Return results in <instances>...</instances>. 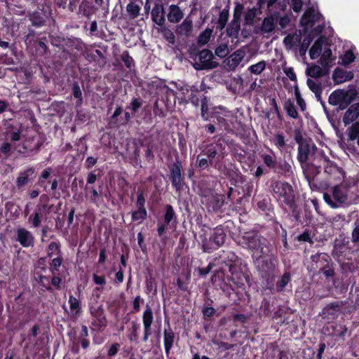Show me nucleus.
I'll return each mask as SVG.
<instances>
[{"instance_id": "obj_1", "label": "nucleus", "mask_w": 359, "mask_h": 359, "mask_svg": "<svg viewBox=\"0 0 359 359\" xmlns=\"http://www.w3.org/2000/svg\"><path fill=\"white\" fill-rule=\"evenodd\" d=\"M240 242L244 248L250 250L252 257L256 260L271 254L272 248L271 243L257 233H245Z\"/></svg>"}, {"instance_id": "obj_2", "label": "nucleus", "mask_w": 359, "mask_h": 359, "mask_svg": "<svg viewBox=\"0 0 359 359\" xmlns=\"http://www.w3.org/2000/svg\"><path fill=\"white\" fill-rule=\"evenodd\" d=\"M274 196L277 200L285 204L290 209L295 207L294 191L290 184L286 182H278L273 186Z\"/></svg>"}, {"instance_id": "obj_3", "label": "nucleus", "mask_w": 359, "mask_h": 359, "mask_svg": "<svg viewBox=\"0 0 359 359\" xmlns=\"http://www.w3.org/2000/svg\"><path fill=\"white\" fill-rule=\"evenodd\" d=\"M290 22V18L287 15H280L278 12H274L262 21L261 31L264 34L273 32L277 25H279L280 29L287 27Z\"/></svg>"}, {"instance_id": "obj_4", "label": "nucleus", "mask_w": 359, "mask_h": 359, "mask_svg": "<svg viewBox=\"0 0 359 359\" xmlns=\"http://www.w3.org/2000/svg\"><path fill=\"white\" fill-rule=\"evenodd\" d=\"M226 234L222 228L216 227L213 229L209 239L204 237L202 239V247L204 252H211L221 247L225 241Z\"/></svg>"}, {"instance_id": "obj_5", "label": "nucleus", "mask_w": 359, "mask_h": 359, "mask_svg": "<svg viewBox=\"0 0 359 359\" xmlns=\"http://www.w3.org/2000/svg\"><path fill=\"white\" fill-rule=\"evenodd\" d=\"M353 100V97L352 93L344 90H337L330 94L328 102L332 105H339L341 109H344L350 104Z\"/></svg>"}, {"instance_id": "obj_6", "label": "nucleus", "mask_w": 359, "mask_h": 359, "mask_svg": "<svg viewBox=\"0 0 359 359\" xmlns=\"http://www.w3.org/2000/svg\"><path fill=\"white\" fill-rule=\"evenodd\" d=\"M198 62L194 64V67L197 70L210 69L217 66V62L213 61L212 53L208 50L204 49L198 54Z\"/></svg>"}, {"instance_id": "obj_7", "label": "nucleus", "mask_w": 359, "mask_h": 359, "mask_svg": "<svg viewBox=\"0 0 359 359\" xmlns=\"http://www.w3.org/2000/svg\"><path fill=\"white\" fill-rule=\"evenodd\" d=\"M325 201L333 208L339 207V204L345 203L347 199L344 190L339 186H335L332 189V196L327 193L324 194Z\"/></svg>"}, {"instance_id": "obj_8", "label": "nucleus", "mask_w": 359, "mask_h": 359, "mask_svg": "<svg viewBox=\"0 0 359 359\" xmlns=\"http://www.w3.org/2000/svg\"><path fill=\"white\" fill-rule=\"evenodd\" d=\"M242 7L237 6L233 12V19L226 28L227 35L232 39H237L241 29V16Z\"/></svg>"}, {"instance_id": "obj_9", "label": "nucleus", "mask_w": 359, "mask_h": 359, "mask_svg": "<svg viewBox=\"0 0 359 359\" xmlns=\"http://www.w3.org/2000/svg\"><path fill=\"white\" fill-rule=\"evenodd\" d=\"M90 313L93 317L91 322L93 329L100 330L107 326V320L101 306L90 307Z\"/></svg>"}, {"instance_id": "obj_10", "label": "nucleus", "mask_w": 359, "mask_h": 359, "mask_svg": "<svg viewBox=\"0 0 359 359\" xmlns=\"http://www.w3.org/2000/svg\"><path fill=\"white\" fill-rule=\"evenodd\" d=\"M261 258L263 259L259 267L262 272L265 274L273 273L276 270L278 261L272 254V250L270 255H265Z\"/></svg>"}, {"instance_id": "obj_11", "label": "nucleus", "mask_w": 359, "mask_h": 359, "mask_svg": "<svg viewBox=\"0 0 359 359\" xmlns=\"http://www.w3.org/2000/svg\"><path fill=\"white\" fill-rule=\"evenodd\" d=\"M17 240L25 248L32 246L34 244V237L32 233L25 229H18L17 231Z\"/></svg>"}, {"instance_id": "obj_12", "label": "nucleus", "mask_w": 359, "mask_h": 359, "mask_svg": "<svg viewBox=\"0 0 359 359\" xmlns=\"http://www.w3.org/2000/svg\"><path fill=\"white\" fill-rule=\"evenodd\" d=\"M321 18L322 15L314 10L306 11L302 18L301 23L306 27H313Z\"/></svg>"}, {"instance_id": "obj_13", "label": "nucleus", "mask_w": 359, "mask_h": 359, "mask_svg": "<svg viewBox=\"0 0 359 359\" xmlns=\"http://www.w3.org/2000/svg\"><path fill=\"white\" fill-rule=\"evenodd\" d=\"M359 116V103L352 104L346 111L344 117L343 122L345 126L351 123L356 120Z\"/></svg>"}, {"instance_id": "obj_14", "label": "nucleus", "mask_w": 359, "mask_h": 359, "mask_svg": "<svg viewBox=\"0 0 359 359\" xmlns=\"http://www.w3.org/2000/svg\"><path fill=\"white\" fill-rule=\"evenodd\" d=\"M47 209V205H37L35 212L28 219L34 227H38L41 223V218L43 216Z\"/></svg>"}, {"instance_id": "obj_15", "label": "nucleus", "mask_w": 359, "mask_h": 359, "mask_svg": "<svg viewBox=\"0 0 359 359\" xmlns=\"http://www.w3.org/2000/svg\"><path fill=\"white\" fill-rule=\"evenodd\" d=\"M151 18L153 21L158 25L162 26L165 22L164 9L161 4H156L151 11Z\"/></svg>"}, {"instance_id": "obj_16", "label": "nucleus", "mask_w": 359, "mask_h": 359, "mask_svg": "<svg viewBox=\"0 0 359 359\" xmlns=\"http://www.w3.org/2000/svg\"><path fill=\"white\" fill-rule=\"evenodd\" d=\"M314 148H316V146L313 144H310L306 142L300 143L298 148V160L299 162H306L311 149Z\"/></svg>"}, {"instance_id": "obj_17", "label": "nucleus", "mask_w": 359, "mask_h": 359, "mask_svg": "<svg viewBox=\"0 0 359 359\" xmlns=\"http://www.w3.org/2000/svg\"><path fill=\"white\" fill-rule=\"evenodd\" d=\"M245 53L242 50H237L232 53L227 59V66L231 69H233L239 65L242 62Z\"/></svg>"}, {"instance_id": "obj_18", "label": "nucleus", "mask_w": 359, "mask_h": 359, "mask_svg": "<svg viewBox=\"0 0 359 359\" xmlns=\"http://www.w3.org/2000/svg\"><path fill=\"white\" fill-rule=\"evenodd\" d=\"M175 341V334L171 328L165 329L163 332V342L165 352L167 357L169 356L170 351Z\"/></svg>"}, {"instance_id": "obj_19", "label": "nucleus", "mask_w": 359, "mask_h": 359, "mask_svg": "<svg viewBox=\"0 0 359 359\" xmlns=\"http://www.w3.org/2000/svg\"><path fill=\"white\" fill-rule=\"evenodd\" d=\"M306 83L309 89L315 94L317 100L320 102L324 110L326 111L325 103L321 98L322 87L320 83L309 79L306 81Z\"/></svg>"}, {"instance_id": "obj_20", "label": "nucleus", "mask_w": 359, "mask_h": 359, "mask_svg": "<svg viewBox=\"0 0 359 359\" xmlns=\"http://www.w3.org/2000/svg\"><path fill=\"white\" fill-rule=\"evenodd\" d=\"M34 140L33 138H29L26 140L21 147L18 149V152L25 154L26 156L31 155L34 151L39 149L40 145L39 143L32 145V142Z\"/></svg>"}, {"instance_id": "obj_21", "label": "nucleus", "mask_w": 359, "mask_h": 359, "mask_svg": "<svg viewBox=\"0 0 359 359\" xmlns=\"http://www.w3.org/2000/svg\"><path fill=\"white\" fill-rule=\"evenodd\" d=\"M34 172V169L32 168H28L27 170L22 172L19 174L16 180V186L18 189L22 188L29 182V177Z\"/></svg>"}, {"instance_id": "obj_22", "label": "nucleus", "mask_w": 359, "mask_h": 359, "mask_svg": "<svg viewBox=\"0 0 359 359\" xmlns=\"http://www.w3.org/2000/svg\"><path fill=\"white\" fill-rule=\"evenodd\" d=\"M168 20L172 23L178 22L183 18V13L180 8L176 5H171L169 8Z\"/></svg>"}, {"instance_id": "obj_23", "label": "nucleus", "mask_w": 359, "mask_h": 359, "mask_svg": "<svg viewBox=\"0 0 359 359\" xmlns=\"http://www.w3.org/2000/svg\"><path fill=\"white\" fill-rule=\"evenodd\" d=\"M192 31V21L187 18L182 24L177 26L176 32L181 36H188Z\"/></svg>"}, {"instance_id": "obj_24", "label": "nucleus", "mask_w": 359, "mask_h": 359, "mask_svg": "<svg viewBox=\"0 0 359 359\" xmlns=\"http://www.w3.org/2000/svg\"><path fill=\"white\" fill-rule=\"evenodd\" d=\"M324 42L325 39L323 37H320L315 41L309 51L311 59L315 60L320 56Z\"/></svg>"}, {"instance_id": "obj_25", "label": "nucleus", "mask_w": 359, "mask_h": 359, "mask_svg": "<svg viewBox=\"0 0 359 359\" xmlns=\"http://www.w3.org/2000/svg\"><path fill=\"white\" fill-rule=\"evenodd\" d=\"M153 321L154 314L152 309L149 305L147 304L142 315V323L144 328L151 329Z\"/></svg>"}, {"instance_id": "obj_26", "label": "nucleus", "mask_w": 359, "mask_h": 359, "mask_svg": "<svg viewBox=\"0 0 359 359\" xmlns=\"http://www.w3.org/2000/svg\"><path fill=\"white\" fill-rule=\"evenodd\" d=\"M301 41L300 34H288L283 39V43L288 50L297 46Z\"/></svg>"}, {"instance_id": "obj_27", "label": "nucleus", "mask_w": 359, "mask_h": 359, "mask_svg": "<svg viewBox=\"0 0 359 359\" xmlns=\"http://www.w3.org/2000/svg\"><path fill=\"white\" fill-rule=\"evenodd\" d=\"M346 73L342 71H335L333 74V78L337 83H342L346 81L350 80L353 77V74L351 72Z\"/></svg>"}, {"instance_id": "obj_28", "label": "nucleus", "mask_w": 359, "mask_h": 359, "mask_svg": "<svg viewBox=\"0 0 359 359\" xmlns=\"http://www.w3.org/2000/svg\"><path fill=\"white\" fill-rule=\"evenodd\" d=\"M306 74L312 78H319L323 76V69L318 65H313L307 67Z\"/></svg>"}, {"instance_id": "obj_29", "label": "nucleus", "mask_w": 359, "mask_h": 359, "mask_svg": "<svg viewBox=\"0 0 359 359\" xmlns=\"http://www.w3.org/2000/svg\"><path fill=\"white\" fill-rule=\"evenodd\" d=\"M202 154L205 156H207V158L210 161V163L212 164V159L215 157L217 150L216 149V147L213 144H209L208 145L203 151Z\"/></svg>"}, {"instance_id": "obj_30", "label": "nucleus", "mask_w": 359, "mask_h": 359, "mask_svg": "<svg viewBox=\"0 0 359 359\" xmlns=\"http://www.w3.org/2000/svg\"><path fill=\"white\" fill-rule=\"evenodd\" d=\"M229 13L228 9L224 8L220 12L217 21V27L220 30H222L225 27L229 19Z\"/></svg>"}, {"instance_id": "obj_31", "label": "nucleus", "mask_w": 359, "mask_h": 359, "mask_svg": "<svg viewBox=\"0 0 359 359\" xmlns=\"http://www.w3.org/2000/svg\"><path fill=\"white\" fill-rule=\"evenodd\" d=\"M212 34L211 29H205L198 37V44L199 46L205 45L209 41Z\"/></svg>"}, {"instance_id": "obj_32", "label": "nucleus", "mask_w": 359, "mask_h": 359, "mask_svg": "<svg viewBox=\"0 0 359 359\" xmlns=\"http://www.w3.org/2000/svg\"><path fill=\"white\" fill-rule=\"evenodd\" d=\"M266 62L264 60L257 62V64L252 65L248 67V70L253 74H260L266 68Z\"/></svg>"}, {"instance_id": "obj_33", "label": "nucleus", "mask_w": 359, "mask_h": 359, "mask_svg": "<svg viewBox=\"0 0 359 359\" xmlns=\"http://www.w3.org/2000/svg\"><path fill=\"white\" fill-rule=\"evenodd\" d=\"M359 136V123L356 122L353 123L348 129V140L353 141L358 139Z\"/></svg>"}, {"instance_id": "obj_34", "label": "nucleus", "mask_w": 359, "mask_h": 359, "mask_svg": "<svg viewBox=\"0 0 359 359\" xmlns=\"http://www.w3.org/2000/svg\"><path fill=\"white\" fill-rule=\"evenodd\" d=\"M68 302L71 312L74 314H77L81 309L79 301L75 297L70 295Z\"/></svg>"}, {"instance_id": "obj_35", "label": "nucleus", "mask_w": 359, "mask_h": 359, "mask_svg": "<svg viewBox=\"0 0 359 359\" xmlns=\"http://www.w3.org/2000/svg\"><path fill=\"white\" fill-rule=\"evenodd\" d=\"M285 109L287 115L293 118H296L298 116V113L296 109L294 104L290 100L287 101L284 105Z\"/></svg>"}, {"instance_id": "obj_36", "label": "nucleus", "mask_w": 359, "mask_h": 359, "mask_svg": "<svg viewBox=\"0 0 359 359\" xmlns=\"http://www.w3.org/2000/svg\"><path fill=\"white\" fill-rule=\"evenodd\" d=\"M326 165H325V172L330 175H337L341 174V170L335 164L332 163L329 161H326Z\"/></svg>"}, {"instance_id": "obj_37", "label": "nucleus", "mask_w": 359, "mask_h": 359, "mask_svg": "<svg viewBox=\"0 0 359 359\" xmlns=\"http://www.w3.org/2000/svg\"><path fill=\"white\" fill-rule=\"evenodd\" d=\"M175 212L172 205H167L164 215V222L166 224H170L175 218Z\"/></svg>"}, {"instance_id": "obj_38", "label": "nucleus", "mask_w": 359, "mask_h": 359, "mask_svg": "<svg viewBox=\"0 0 359 359\" xmlns=\"http://www.w3.org/2000/svg\"><path fill=\"white\" fill-rule=\"evenodd\" d=\"M147 217L146 209H139L132 214V219L133 221H137L139 223L142 222Z\"/></svg>"}, {"instance_id": "obj_39", "label": "nucleus", "mask_w": 359, "mask_h": 359, "mask_svg": "<svg viewBox=\"0 0 359 359\" xmlns=\"http://www.w3.org/2000/svg\"><path fill=\"white\" fill-rule=\"evenodd\" d=\"M126 10L131 18H135L140 13V8L139 6L130 3L127 5Z\"/></svg>"}, {"instance_id": "obj_40", "label": "nucleus", "mask_w": 359, "mask_h": 359, "mask_svg": "<svg viewBox=\"0 0 359 359\" xmlns=\"http://www.w3.org/2000/svg\"><path fill=\"white\" fill-rule=\"evenodd\" d=\"M73 95L75 98L78 99L77 106H81L83 102L82 92L78 83H74L72 88Z\"/></svg>"}, {"instance_id": "obj_41", "label": "nucleus", "mask_w": 359, "mask_h": 359, "mask_svg": "<svg viewBox=\"0 0 359 359\" xmlns=\"http://www.w3.org/2000/svg\"><path fill=\"white\" fill-rule=\"evenodd\" d=\"M264 163L269 168H273L276 164V160L274 155L263 154L262 156Z\"/></svg>"}, {"instance_id": "obj_42", "label": "nucleus", "mask_w": 359, "mask_h": 359, "mask_svg": "<svg viewBox=\"0 0 359 359\" xmlns=\"http://www.w3.org/2000/svg\"><path fill=\"white\" fill-rule=\"evenodd\" d=\"M331 56L332 51L330 48H326L325 50H324L320 60V64L323 66L327 65L331 62Z\"/></svg>"}, {"instance_id": "obj_43", "label": "nucleus", "mask_w": 359, "mask_h": 359, "mask_svg": "<svg viewBox=\"0 0 359 359\" xmlns=\"http://www.w3.org/2000/svg\"><path fill=\"white\" fill-rule=\"evenodd\" d=\"M274 145L279 149H283L285 146V137L283 134H277L272 140Z\"/></svg>"}, {"instance_id": "obj_44", "label": "nucleus", "mask_w": 359, "mask_h": 359, "mask_svg": "<svg viewBox=\"0 0 359 359\" xmlns=\"http://www.w3.org/2000/svg\"><path fill=\"white\" fill-rule=\"evenodd\" d=\"M30 20L34 26L41 27L44 24L43 18L40 15L39 13H34L30 16Z\"/></svg>"}, {"instance_id": "obj_45", "label": "nucleus", "mask_w": 359, "mask_h": 359, "mask_svg": "<svg viewBox=\"0 0 359 359\" xmlns=\"http://www.w3.org/2000/svg\"><path fill=\"white\" fill-rule=\"evenodd\" d=\"M327 255L323 253H317L311 257V260L312 262L316 263V264H323L324 266V262H327Z\"/></svg>"}, {"instance_id": "obj_46", "label": "nucleus", "mask_w": 359, "mask_h": 359, "mask_svg": "<svg viewBox=\"0 0 359 359\" xmlns=\"http://www.w3.org/2000/svg\"><path fill=\"white\" fill-rule=\"evenodd\" d=\"M355 57L352 50H347L341 57L342 63L344 65H349L354 61Z\"/></svg>"}, {"instance_id": "obj_47", "label": "nucleus", "mask_w": 359, "mask_h": 359, "mask_svg": "<svg viewBox=\"0 0 359 359\" xmlns=\"http://www.w3.org/2000/svg\"><path fill=\"white\" fill-rule=\"evenodd\" d=\"M290 275L288 273H285L283 276L281 277L280 280H279L277 283V287L282 290L286 285L290 282Z\"/></svg>"}, {"instance_id": "obj_48", "label": "nucleus", "mask_w": 359, "mask_h": 359, "mask_svg": "<svg viewBox=\"0 0 359 359\" xmlns=\"http://www.w3.org/2000/svg\"><path fill=\"white\" fill-rule=\"evenodd\" d=\"M208 99L204 97L201 101V116L204 121H208L209 116L208 115Z\"/></svg>"}, {"instance_id": "obj_49", "label": "nucleus", "mask_w": 359, "mask_h": 359, "mask_svg": "<svg viewBox=\"0 0 359 359\" xmlns=\"http://www.w3.org/2000/svg\"><path fill=\"white\" fill-rule=\"evenodd\" d=\"M203 155L201 153L197 156L196 163L198 165V167L205 169L207 168L209 164L210 163L209 159L205 157H203Z\"/></svg>"}, {"instance_id": "obj_50", "label": "nucleus", "mask_w": 359, "mask_h": 359, "mask_svg": "<svg viewBox=\"0 0 359 359\" xmlns=\"http://www.w3.org/2000/svg\"><path fill=\"white\" fill-rule=\"evenodd\" d=\"M171 179L182 177L181 166L177 163H174L170 169Z\"/></svg>"}, {"instance_id": "obj_51", "label": "nucleus", "mask_w": 359, "mask_h": 359, "mask_svg": "<svg viewBox=\"0 0 359 359\" xmlns=\"http://www.w3.org/2000/svg\"><path fill=\"white\" fill-rule=\"evenodd\" d=\"M294 95L297 100V102L302 111H304L306 109V103L304 99L302 97L301 94L297 88H295Z\"/></svg>"}, {"instance_id": "obj_52", "label": "nucleus", "mask_w": 359, "mask_h": 359, "mask_svg": "<svg viewBox=\"0 0 359 359\" xmlns=\"http://www.w3.org/2000/svg\"><path fill=\"white\" fill-rule=\"evenodd\" d=\"M351 241L354 243L359 244V222H355V227L352 231Z\"/></svg>"}, {"instance_id": "obj_53", "label": "nucleus", "mask_w": 359, "mask_h": 359, "mask_svg": "<svg viewBox=\"0 0 359 359\" xmlns=\"http://www.w3.org/2000/svg\"><path fill=\"white\" fill-rule=\"evenodd\" d=\"M302 5L303 2L302 0H291L290 1V6L296 13H299L302 10Z\"/></svg>"}, {"instance_id": "obj_54", "label": "nucleus", "mask_w": 359, "mask_h": 359, "mask_svg": "<svg viewBox=\"0 0 359 359\" xmlns=\"http://www.w3.org/2000/svg\"><path fill=\"white\" fill-rule=\"evenodd\" d=\"M122 60L128 68L133 66V60L127 52H124L121 55Z\"/></svg>"}, {"instance_id": "obj_55", "label": "nucleus", "mask_w": 359, "mask_h": 359, "mask_svg": "<svg viewBox=\"0 0 359 359\" xmlns=\"http://www.w3.org/2000/svg\"><path fill=\"white\" fill-rule=\"evenodd\" d=\"M144 300L140 297V296H137L133 302V313H137L140 310V304L142 303Z\"/></svg>"}, {"instance_id": "obj_56", "label": "nucleus", "mask_w": 359, "mask_h": 359, "mask_svg": "<svg viewBox=\"0 0 359 359\" xmlns=\"http://www.w3.org/2000/svg\"><path fill=\"white\" fill-rule=\"evenodd\" d=\"M284 73L286 74V76L292 81H294L297 80L296 74L293 69L292 67H285L283 69Z\"/></svg>"}, {"instance_id": "obj_57", "label": "nucleus", "mask_w": 359, "mask_h": 359, "mask_svg": "<svg viewBox=\"0 0 359 359\" xmlns=\"http://www.w3.org/2000/svg\"><path fill=\"white\" fill-rule=\"evenodd\" d=\"M163 34L164 37L165 38V39L169 43H175V36L170 30L167 29H164L163 32Z\"/></svg>"}, {"instance_id": "obj_58", "label": "nucleus", "mask_w": 359, "mask_h": 359, "mask_svg": "<svg viewBox=\"0 0 359 359\" xmlns=\"http://www.w3.org/2000/svg\"><path fill=\"white\" fill-rule=\"evenodd\" d=\"M215 54L220 57H224L227 55V47L226 46H220L215 49Z\"/></svg>"}, {"instance_id": "obj_59", "label": "nucleus", "mask_w": 359, "mask_h": 359, "mask_svg": "<svg viewBox=\"0 0 359 359\" xmlns=\"http://www.w3.org/2000/svg\"><path fill=\"white\" fill-rule=\"evenodd\" d=\"M172 180V185L175 187L177 190H180L183 187V177H180L177 178H173Z\"/></svg>"}, {"instance_id": "obj_60", "label": "nucleus", "mask_w": 359, "mask_h": 359, "mask_svg": "<svg viewBox=\"0 0 359 359\" xmlns=\"http://www.w3.org/2000/svg\"><path fill=\"white\" fill-rule=\"evenodd\" d=\"M312 39L309 37L308 39H304L301 46H300V53L302 54H305L311 42Z\"/></svg>"}, {"instance_id": "obj_61", "label": "nucleus", "mask_w": 359, "mask_h": 359, "mask_svg": "<svg viewBox=\"0 0 359 359\" xmlns=\"http://www.w3.org/2000/svg\"><path fill=\"white\" fill-rule=\"evenodd\" d=\"M144 203H145V200H144V197L143 196V194L140 193L137 195V208L139 209H145L144 208Z\"/></svg>"}, {"instance_id": "obj_62", "label": "nucleus", "mask_w": 359, "mask_h": 359, "mask_svg": "<svg viewBox=\"0 0 359 359\" xmlns=\"http://www.w3.org/2000/svg\"><path fill=\"white\" fill-rule=\"evenodd\" d=\"M93 278L95 284L99 285H103L106 283L105 278L104 276H100L96 274H93Z\"/></svg>"}, {"instance_id": "obj_63", "label": "nucleus", "mask_w": 359, "mask_h": 359, "mask_svg": "<svg viewBox=\"0 0 359 359\" xmlns=\"http://www.w3.org/2000/svg\"><path fill=\"white\" fill-rule=\"evenodd\" d=\"M212 268V264L211 263H210L207 267L198 269L199 275L201 276H207L211 271Z\"/></svg>"}, {"instance_id": "obj_64", "label": "nucleus", "mask_w": 359, "mask_h": 359, "mask_svg": "<svg viewBox=\"0 0 359 359\" xmlns=\"http://www.w3.org/2000/svg\"><path fill=\"white\" fill-rule=\"evenodd\" d=\"M119 344H114L111 346V347L109 348V351H108V355L109 356H114L115 355L118 351V348H119Z\"/></svg>"}]
</instances>
